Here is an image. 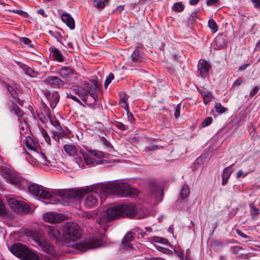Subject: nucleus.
I'll use <instances>...</instances> for the list:
<instances>
[{
  "mask_svg": "<svg viewBox=\"0 0 260 260\" xmlns=\"http://www.w3.org/2000/svg\"><path fill=\"white\" fill-rule=\"evenodd\" d=\"M219 3V0H207L206 3L207 6L210 7L211 6H217Z\"/></svg>",
  "mask_w": 260,
  "mask_h": 260,
  "instance_id": "de8ad7c7",
  "label": "nucleus"
},
{
  "mask_svg": "<svg viewBox=\"0 0 260 260\" xmlns=\"http://www.w3.org/2000/svg\"><path fill=\"white\" fill-rule=\"evenodd\" d=\"M250 208L251 217L254 219L256 216L260 214V210L258 208L255 207L253 204H251L250 205Z\"/></svg>",
  "mask_w": 260,
  "mask_h": 260,
  "instance_id": "f704fd0d",
  "label": "nucleus"
},
{
  "mask_svg": "<svg viewBox=\"0 0 260 260\" xmlns=\"http://www.w3.org/2000/svg\"><path fill=\"white\" fill-rule=\"evenodd\" d=\"M180 114V105L178 104L176 106L175 108V113L174 116L176 118H178L179 117Z\"/></svg>",
  "mask_w": 260,
  "mask_h": 260,
  "instance_id": "603ef678",
  "label": "nucleus"
},
{
  "mask_svg": "<svg viewBox=\"0 0 260 260\" xmlns=\"http://www.w3.org/2000/svg\"><path fill=\"white\" fill-rule=\"evenodd\" d=\"M253 4V7L256 9H260V0H251Z\"/></svg>",
  "mask_w": 260,
  "mask_h": 260,
  "instance_id": "4d7b16f0",
  "label": "nucleus"
},
{
  "mask_svg": "<svg viewBox=\"0 0 260 260\" xmlns=\"http://www.w3.org/2000/svg\"><path fill=\"white\" fill-rule=\"evenodd\" d=\"M133 61L141 62L144 59V54L140 48L136 47L131 55Z\"/></svg>",
  "mask_w": 260,
  "mask_h": 260,
  "instance_id": "f3484780",
  "label": "nucleus"
},
{
  "mask_svg": "<svg viewBox=\"0 0 260 260\" xmlns=\"http://www.w3.org/2000/svg\"><path fill=\"white\" fill-rule=\"evenodd\" d=\"M67 98L73 100V101L76 102L77 103H78V104H79L81 105H83V104L79 100V99L71 93H67Z\"/></svg>",
  "mask_w": 260,
  "mask_h": 260,
  "instance_id": "8fccbe9b",
  "label": "nucleus"
},
{
  "mask_svg": "<svg viewBox=\"0 0 260 260\" xmlns=\"http://www.w3.org/2000/svg\"><path fill=\"white\" fill-rule=\"evenodd\" d=\"M62 21L70 27V29H73L75 27V21L73 18L68 13H63L61 16Z\"/></svg>",
  "mask_w": 260,
  "mask_h": 260,
  "instance_id": "6ab92c4d",
  "label": "nucleus"
},
{
  "mask_svg": "<svg viewBox=\"0 0 260 260\" xmlns=\"http://www.w3.org/2000/svg\"><path fill=\"white\" fill-rule=\"evenodd\" d=\"M5 86L11 96L14 99H17L18 97V94L16 90H15L13 87L7 83H5Z\"/></svg>",
  "mask_w": 260,
  "mask_h": 260,
  "instance_id": "2f4dec72",
  "label": "nucleus"
},
{
  "mask_svg": "<svg viewBox=\"0 0 260 260\" xmlns=\"http://www.w3.org/2000/svg\"><path fill=\"white\" fill-rule=\"evenodd\" d=\"M51 133L52 134V138L57 142L59 143L60 137L58 135L57 133L54 131H51Z\"/></svg>",
  "mask_w": 260,
  "mask_h": 260,
  "instance_id": "6e6d98bb",
  "label": "nucleus"
},
{
  "mask_svg": "<svg viewBox=\"0 0 260 260\" xmlns=\"http://www.w3.org/2000/svg\"><path fill=\"white\" fill-rule=\"evenodd\" d=\"M44 82L52 86L60 88L64 85V82L56 76H50L48 77Z\"/></svg>",
  "mask_w": 260,
  "mask_h": 260,
  "instance_id": "dca6fc26",
  "label": "nucleus"
},
{
  "mask_svg": "<svg viewBox=\"0 0 260 260\" xmlns=\"http://www.w3.org/2000/svg\"><path fill=\"white\" fill-rule=\"evenodd\" d=\"M83 217L88 219H93V215L92 213L88 212H85L83 213Z\"/></svg>",
  "mask_w": 260,
  "mask_h": 260,
  "instance_id": "3c124183",
  "label": "nucleus"
},
{
  "mask_svg": "<svg viewBox=\"0 0 260 260\" xmlns=\"http://www.w3.org/2000/svg\"><path fill=\"white\" fill-rule=\"evenodd\" d=\"M211 69V66L206 60L201 59L198 64V76L202 78H206L209 75V71Z\"/></svg>",
  "mask_w": 260,
  "mask_h": 260,
  "instance_id": "f8f14e48",
  "label": "nucleus"
},
{
  "mask_svg": "<svg viewBox=\"0 0 260 260\" xmlns=\"http://www.w3.org/2000/svg\"><path fill=\"white\" fill-rule=\"evenodd\" d=\"M8 204L11 209L16 213L26 214L31 212L30 206L25 202L10 198L7 199Z\"/></svg>",
  "mask_w": 260,
  "mask_h": 260,
  "instance_id": "1a4fd4ad",
  "label": "nucleus"
},
{
  "mask_svg": "<svg viewBox=\"0 0 260 260\" xmlns=\"http://www.w3.org/2000/svg\"><path fill=\"white\" fill-rule=\"evenodd\" d=\"M90 191L89 187L84 188L81 189H71L60 190L56 192V194L60 197L62 198L63 200H66V203L64 205H69L70 203H72V200H80L82 199L85 193Z\"/></svg>",
  "mask_w": 260,
  "mask_h": 260,
  "instance_id": "39448f33",
  "label": "nucleus"
},
{
  "mask_svg": "<svg viewBox=\"0 0 260 260\" xmlns=\"http://www.w3.org/2000/svg\"><path fill=\"white\" fill-rule=\"evenodd\" d=\"M93 5L94 7L100 9H104L105 7V3L102 0H94Z\"/></svg>",
  "mask_w": 260,
  "mask_h": 260,
  "instance_id": "4c0bfd02",
  "label": "nucleus"
},
{
  "mask_svg": "<svg viewBox=\"0 0 260 260\" xmlns=\"http://www.w3.org/2000/svg\"><path fill=\"white\" fill-rule=\"evenodd\" d=\"M215 108L217 112L219 113H223L225 111V108L219 103H216L215 105Z\"/></svg>",
  "mask_w": 260,
  "mask_h": 260,
  "instance_id": "79ce46f5",
  "label": "nucleus"
},
{
  "mask_svg": "<svg viewBox=\"0 0 260 260\" xmlns=\"http://www.w3.org/2000/svg\"><path fill=\"white\" fill-rule=\"evenodd\" d=\"M86 149L88 153L84 152L81 149H80V153L82 155L86 165L94 166L103 163L104 154L102 152L88 149L87 147H86Z\"/></svg>",
  "mask_w": 260,
  "mask_h": 260,
  "instance_id": "423d86ee",
  "label": "nucleus"
},
{
  "mask_svg": "<svg viewBox=\"0 0 260 260\" xmlns=\"http://www.w3.org/2000/svg\"><path fill=\"white\" fill-rule=\"evenodd\" d=\"M63 238L71 241H76L81 237L80 228L75 222H67L63 226Z\"/></svg>",
  "mask_w": 260,
  "mask_h": 260,
  "instance_id": "6e6552de",
  "label": "nucleus"
},
{
  "mask_svg": "<svg viewBox=\"0 0 260 260\" xmlns=\"http://www.w3.org/2000/svg\"><path fill=\"white\" fill-rule=\"evenodd\" d=\"M137 214V210L135 204L125 203L112 206L106 212L101 213L96 221L98 224L104 225L121 217L133 218Z\"/></svg>",
  "mask_w": 260,
  "mask_h": 260,
  "instance_id": "f257e3e1",
  "label": "nucleus"
},
{
  "mask_svg": "<svg viewBox=\"0 0 260 260\" xmlns=\"http://www.w3.org/2000/svg\"><path fill=\"white\" fill-rule=\"evenodd\" d=\"M40 161L41 163L44 165L49 166L51 165L50 161L47 159V157L44 154L40 155Z\"/></svg>",
  "mask_w": 260,
  "mask_h": 260,
  "instance_id": "58836bf2",
  "label": "nucleus"
},
{
  "mask_svg": "<svg viewBox=\"0 0 260 260\" xmlns=\"http://www.w3.org/2000/svg\"><path fill=\"white\" fill-rule=\"evenodd\" d=\"M64 151L71 156H75L79 155V152L77 148L74 145L66 144L63 146Z\"/></svg>",
  "mask_w": 260,
  "mask_h": 260,
  "instance_id": "412c9836",
  "label": "nucleus"
},
{
  "mask_svg": "<svg viewBox=\"0 0 260 260\" xmlns=\"http://www.w3.org/2000/svg\"><path fill=\"white\" fill-rule=\"evenodd\" d=\"M236 233L239 236H240L244 239H247V238H249V236H248L246 235V234H245L244 233H243L242 232V231H241L240 230H236Z\"/></svg>",
  "mask_w": 260,
  "mask_h": 260,
  "instance_id": "bf43d9fd",
  "label": "nucleus"
},
{
  "mask_svg": "<svg viewBox=\"0 0 260 260\" xmlns=\"http://www.w3.org/2000/svg\"><path fill=\"white\" fill-rule=\"evenodd\" d=\"M232 252L233 253L236 254H238L241 250H242L243 248L242 247L238 246H234L233 247H232Z\"/></svg>",
  "mask_w": 260,
  "mask_h": 260,
  "instance_id": "5fc2aeb1",
  "label": "nucleus"
},
{
  "mask_svg": "<svg viewBox=\"0 0 260 260\" xmlns=\"http://www.w3.org/2000/svg\"><path fill=\"white\" fill-rule=\"evenodd\" d=\"M31 238L42 250L48 253L53 252L54 247L47 240L43 231L39 230L34 231L31 234Z\"/></svg>",
  "mask_w": 260,
  "mask_h": 260,
  "instance_id": "0eeeda50",
  "label": "nucleus"
},
{
  "mask_svg": "<svg viewBox=\"0 0 260 260\" xmlns=\"http://www.w3.org/2000/svg\"><path fill=\"white\" fill-rule=\"evenodd\" d=\"M44 94L46 98L49 102L51 108L54 109L59 101V95L58 92L54 91L51 93L48 90L44 91Z\"/></svg>",
  "mask_w": 260,
  "mask_h": 260,
  "instance_id": "2eb2a0df",
  "label": "nucleus"
},
{
  "mask_svg": "<svg viewBox=\"0 0 260 260\" xmlns=\"http://www.w3.org/2000/svg\"><path fill=\"white\" fill-rule=\"evenodd\" d=\"M17 64L21 69H22L24 71V73L26 75L33 78L37 76V72L33 70L30 67L20 62H17Z\"/></svg>",
  "mask_w": 260,
  "mask_h": 260,
  "instance_id": "4be33fe9",
  "label": "nucleus"
},
{
  "mask_svg": "<svg viewBox=\"0 0 260 260\" xmlns=\"http://www.w3.org/2000/svg\"><path fill=\"white\" fill-rule=\"evenodd\" d=\"M184 5L181 2L175 3L172 7L173 11L177 12H181L184 9Z\"/></svg>",
  "mask_w": 260,
  "mask_h": 260,
  "instance_id": "72a5a7b5",
  "label": "nucleus"
},
{
  "mask_svg": "<svg viewBox=\"0 0 260 260\" xmlns=\"http://www.w3.org/2000/svg\"><path fill=\"white\" fill-rule=\"evenodd\" d=\"M249 66V64L248 63H245L242 64L241 66L239 67L238 69L239 71H242L245 70L247 67Z\"/></svg>",
  "mask_w": 260,
  "mask_h": 260,
  "instance_id": "0e129e2a",
  "label": "nucleus"
},
{
  "mask_svg": "<svg viewBox=\"0 0 260 260\" xmlns=\"http://www.w3.org/2000/svg\"><path fill=\"white\" fill-rule=\"evenodd\" d=\"M158 146L157 145H153L151 146H149L147 147V150L149 151L154 150L156 149H157Z\"/></svg>",
  "mask_w": 260,
  "mask_h": 260,
  "instance_id": "338daca9",
  "label": "nucleus"
},
{
  "mask_svg": "<svg viewBox=\"0 0 260 260\" xmlns=\"http://www.w3.org/2000/svg\"><path fill=\"white\" fill-rule=\"evenodd\" d=\"M141 260H163V258L160 257H153L151 255H146L143 257Z\"/></svg>",
  "mask_w": 260,
  "mask_h": 260,
  "instance_id": "09e8293b",
  "label": "nucleus"
},
{
  "mask_svg": "<svg viewBox=\"0 0 260 260\" xmlns=\"http://www.w3.org/2000/svg\"><path fill=\"white\" fill-rule=\"evenodd\" d=\"M46 231L49 238L56 242H59L62 240L63 233L62 229L57 226H48L46 228Z\"/></svg>",
  "mask_w": 260,
  "mask_h": 260,
  "instance_id": "9b49d317",
  "label": "nucleus"
},
{
  "mask_svg": "<svg viewBox=\"0 0 260 260\" xmlns=\"http://www.w3.org/2000/svg\"><path fill=\"white\" fill-rule=\"evenodd\" d=\"M208 26L213 33H215L218 30V25L216 22L212 19L208 21Z\"/></svg>",
  "mask_w": 260,
  "mask_h": 260,
  "instance_id": "c9c22d12",
  "label": "nucleus"
},
{
  "mask_svg": "<svg viewBox=\"0 0 260 260\" xmlns=\"http://www.w3.org/2000/svg\"><path fill=\"white\" fill-rule=\"evenodd\" d=\"M233 166H234V165H232L231 166H230L225 168L224 169L223 174H222V185H225L227 183V182L228 181V179H229L231 174L233 172L232 167Z\"/></svg>",
  "mask_w": 260,
  "mask_h": 260,
  "instance_id": "bb28decb",
  "label": "nucleus"
},
{
  "mask_svg": "<svg viewBox=\"0 0 260 260\" xmlns=\"http://www.w3.org/2000/svg\"><path fill=\"white\" fill-rule=\"evenodd\" d=\"M73 73V69L68 67H63L58 71L59 75L64 79H68Z\"/></svg>",
  "mask_w": 260,
  "mask_h": 260,
  "instance_id": "cd10ccee",
  "label": "nucleus"
},
{
  "mask_svg": "<svg viewBox=\"0 0 260 260\" xmlns=\"http://www.w3.org/2000/svg\"><path fill=\"white\" fill-rule=\"evenodd\" d=\"M74 90L75 93L78 95L84 103H86L87 102L88 96L85 88L81 86H77L74 88Z\"/></svg>",
  "mask_w": 260,
  "mask_h": 260,
  "instance_id": "5701e85b",
  "label": "nucleus"
},
{
  "mask_svg": "<svg viewBox=\"0 0 260 260\" xmlns=\"http://www.w3.org/2000/svg\"><path fill=\"white\" fill-rule=\"evenodd\" d=\"M259 87L255 86L253 90L250 92L249 95L250 97L254 96L259 91Z\"/></svg>",
  "mask_w": 260,
  "mask_h": 260,
  "instance_id": "13d9d810",
  "label": "nucleus"
},
{
  "mask_svg": "<svg viewBox=\"0 0 260 260\" xmlns=\"http://www.w3.org/2000/svg\"><path fill=\"white\" fill-rule=\"evenodd\" d=\"M212 99V94L210 93H207L203 95V102L205 104L209 103Z\"/></svg>",
  "mask_w": 260,
  "mask_h": 260,
  "instance_id": "a18cd8bd",
  "label": "nucleus"
},
{
  "mask_svg": "<svg viewBox=\"0 0 260 260\" xmlns=\"http://www.w3.org/2000/svg\"><path fill=\"white\" fill-rule=\"evenodd\" d=\"M14 12L18 14L19 15L22 16L24 17L27 18L28 16V14L26 12L21 11V10H16L14 11Z\"/></svg>",
  "mask_w": 260,
  "mask_h": 260,
  "instance_id": "052dcab7",
  "label": "nucleus"
},
{
  "mask_svg": "<svg viewBox=\"0 0 260 260\" xmlns=\"http://www.w3.org/2000/svg\"><path fill=\"white\" fill-rule=\"evenodd\" d=\"M190 194V188L188 185L184 184L180 193V198L182 200L186 199Z\"/></svg>",
  "mask_w": 260,
  "mask_h": 260,
  "instance_id": "c756f323",
  "label": "nucleus"
},
{
  "mask_svg": "<svg viewBox=\"0 0 260 260\" xmlns=\"http://www.w3.org/2000/svg\"><path fill=\"white\" fill-rule=\"evenodd\" d=\"M15 181L14 186L19 189L24 190L35 197L43 199H50L53 195L43 186L35 183L28 182L17 173L16 177L13 176Z\"/></svg>",
  "mask_w": 260,
  "mask_h": 260,
  "instance_id": "7ed1b4c3",
  "label": "nucleus"
},
{
  "mask_svg": "<svg viewBox=\"0 0 260 260\" xmlns=\"http://www.w3.org/2000/svg\"><path fill=\"white\" fill-rule=\"evenodd\" d=\"M20 41L25 45H28L31 43V40L26 37L21 38Z\"/></svg>",
  "mask_w": 260,
  "mask_h": 260,
  "instance_id": "680f3d73",
  "label": "nucleus"
},
{
  "mask_svg": "<svg viewBox=\"0 0 260 260\" xmlns=\"http://www.w3.org/2000/svg\"><path fill=\"white\" fill-rule=\"evenodd\" d=\"M198 17V11L192 12L190 15L189 20L193 22L196 20V18Z\"/></svg>",
  "mask_w": 260,
  "mask_h": 260,
  "instance_id": "864d4df0",
  "label": "nucleus"
},
{
  "mask_svg": "<svg viewBox=\"0 0 260 260\" xmlns=\"http://www.w3.org/2000/svg\"><path fill=\"white\" fill-rule=\"evenodd\" d=\"M134 237L132 232L127 233L122 240L121 244L122 246L127 249L131 248L132 245L130 242L134 240Z\"/></svg>",
  "mask_w": 260,
  "mask_h": 260,
  "instance_id": "aec40b11",
  "label": "nucleus"
},
{
  "mask_svg": "<svg viewBox=\"0 0 260 260\" xmlns=\"http://www.w3.org/2000/svg\"><path fill=\"white\" fill-rule=\"evenodd\" d=\"M59 215L56 213H48L45 215V218L46 221L51 223H57L60 221Z\"/></svg>",
  "mask_w": 260,
  "mask_h": 260,
  "instance_id": "a878e982",
  "label": "nucleus"
},
{
  "mask_svg": "<svg viewBox=\"0 0 260 260\" xmlns=\"http://www.w3.org/2000/svg\"><path fill=\"white\" fill-rule=\"evenodd\" d=\"M10 251L21 260H39V256L25 245L16 243L9 247Z\"/></svg>",
  "mask_w": 260,
  "mask_h": 260,
  "instance_id": "20e7f679",
  "label": "nucleus"
},
{
  "mask_svg": "<svg viewBox=\"0 0 260 260\" xmlns=\"http://www.w3.org/2000/svg\"><path fill=\"white\" fill-rule=\"evenodd\" d=\"M38 13L44 18L47 17V15L45 14L44 10L42 9H39L38 11Z\"/></svg>",
  "mask_w": 260,
  "mask_h": 260,
  "instance_id": "69168bd1",
  "label": "nucleus"
},
{
  "mask_svg": "<svg viewBox=\"0 0 260 260\" xmlns=\"http://www.w3.org/2000/svg\"><path fill=\"white\" fill-rule=\"evenodd\" d=\"M12 105L10 106V111L14 113L17 117L20 124L26 122V120L23 118L24 112L14 102H11Z\"/></svg>",
  "mask_w": 260,
  "mask_h": 260,
  "instance_id": "4468645a",
  "label": "nucleus"
},
{
  "mask_svg": "<svg viewBox=\"0 0 260 260\" xmlns=\"http://www.w3.org/2000/svg\"><path fill=\"white\" fill-rule=\"evenodd\" d=\"M50 51L54 60L60 62L63 61V56L62 55L58 49L55 47H51L50 48Z\"/></svg>",
  "mask_w": 260,
  "mask_h": 260,
  "instance_id": "b1692460",
  "label": "nucleus"
},
{
  "mask_svg": "<svg viewBox=\"0 0 260 260\" xmlns=\"http://www.w3.org/2000/svg\"><path fill=\"white\" fill-rule=\"evenodd\" d=\"M200 0H190L189 4L191 6L196 5L198 4Z\"/></svg>",
  "mask_w": 260,
  "mask_h": 260,
  "instance_id": "774afa93",
  "label": "nucleus"
},
{
  "mask_svg": "<svg viewBox=\"0 0 260 260\" xmlns=\"http://www.w3.org/2000/svg\"><path fill=\"white\" fill-rule=\"evenodd\" d=\"M25 144L26 147L30 150H35V145L32 139L29 137H26L25 139Z\"/></svg>",
  "mask_w": 260,
  "mask_h": 260,
  "instance_id": "473e14b6",
  "label": "nucleus"
},
{
  "mask_svg": "<svg viewBox=\"0 0 260 260\" xmlns=\"http://www.w3.org/2000/svg\"><path fill=\"white\" fill-rule=\"evenodd\" d=\"M99 86L98 82L94 79H92L90 81V83H87L86 84V92L87 95L90 94L91 96L93 99L94 102H96L98 100V95L96 94L97 89Z\"/></svg>",
  "mask_w": 260,
  "mask_h": 260,
  "instance_id": "ddd939ff",
  "label": "nucleus"
},
{
  "mask_svg": "<svg viewBox=\"0 0 260 260\" xmlns=\"http://www.w3.org/2000/svg\"><path fill=\"white\" fill-rule=\"evenodd\" d=\"M98 200L97 195L89 194L86 198L84 202L85 206L88 208L94 207L98 204Z\"/></svg>",
  "mask_w": 260,
  "mask_h": 260,
  "instance_id": "a211bd4d",
  "label": "nucleus"
},
{
  "mask_svg": "<svg viewBox=\"0 0 260 260\" xmlns=\"http://www.w3.org/2000/svg\"><path fill=\"white\" fill-rule=\"evenodd\" d=\"M102 246V240L100 238L93 237L89 240L75 244L76 249L85 252L90 249H94Z\"/></svg>",
  "mask_w": 260,
  "mask_h": 260,
  "instance_id": "9d476101",
  "label": "nucleus"
},
{
  "mask_svg": "<svg viewBox=\"0 0 260 260\" xmlns=\"http://www.w3.org/2000/svg\"><path fill=\"white\" fill-rule=\"evenodd\" d=\"M114 125L118 129L121 131H126L128 129V126L118 121H116L114 123Z\"/></svg>",
  "mask_w": 260,
  "mask_h": 260,
  "instance_id": "37998d69",
  "label": "nucleus"
},
{
  "mask_svg": "<svg viewBox=\"0 0 260 260\" xmlns=\"http://www.w3.org/2000/svg\"><path fill=\"white\" fill-rule=\"evenodd\" d=\"M127 116L128 120L129 121H131V122H132L135 119H134V116H133V114L132 113H131L130 112H129V111L127 112Z\"/></svg>",
  "mask_w": 260,
  "mask_h": 260,
  "instance_id": "e2e57ef3",
  "label": "nucleus"
},
{
  "mask_svg": "<svg viewBox=\"0 0 260 260\" xmlns=\"http://www.w3.org/2000/svg\"><path fill=\"white\" fill-rule=\"evenodd\" d=\"M49 117L51 124L54 126L58 131L61 132L62 128L60 124L59 121L56 118L55 116L51 117L50 116V114H49Z\"/></svg>",
  "mask_w": 260,
  "mask_h": 260,
  "instance_id": "7c9ffc66",
  "label": "nucleus"
},
{
  "mask_svg": "<svg viewBox=\"0 0 260 260\" xmlns=\"http://www.w3.org/2000/svg\"><path fill=\"white\" fill-rule=\"evenodd\" d=\"M95 191L105 194H117L122 197H132L137 195V190L123 182H109L99 184L95 186Z\"/></svg>",
  "mask_w": 260,
  "mask_h": 260,
  "instance_id": "f03ea898",
  "label": "nucleus"
},
{
  "mask_svg": "<svg viewBox=\"0 0 260 260\" xmlns=\"http://www.w3.org/2000/svg\"><path fill=\"white\" fill-rule=\"evenodd\" d=\"M213 119L211 117H208L205 118L202 123L203 127H206L211 124Z\"/></svg>",
  "mask_w": 260,
  "mask_h": 260,
  "instance_id": "49530a36",
  "label": "nucleus"
},
{
  "mask_svg": "<svg viewBox=\"0 0 260 260\" xmlns=\"http://www.w3.org/2000/svg\"><path fill=\"white\" fill-rule=\"evenodd\" d=\"M244 83H245V81L241 77H239L234 82L232 85V88L239 86Z\"/></svg>",
  "mask_w": 260,
  "mask_h": 260,
  "instance_id": "a19ab883",
  "label": "nucleus"
},
{
  "mask_svg": "<svg viewBox=\"0 0 260 260\" xmlns=\"http://www.w3.org/2000/svg\"><path fill=\"white\" fill-rule=\"evenodd\" d=\"M40 132L42 135V136L44 137L46 142L48 143L49 145H51L50 143V138L49 136L47 131L43 127L41 128L40 129Z\"/></svg>",
  "mask_w": 260,
  "mask_h": 260,
  "instance_id": "e433bc0d",
  "label": "nucleus"
},
{
  "mask_svg": "<svg viewBox=\"0 0 260 260\" xmlns=\"http://www.w3.org/2000/svg\"><path fill=\"white\" fill-rule=\"evenodd\" d=\"M245 166L249 167V168L248 170L246 172H244L243 170H239L237 174V178H239L241 177H244L246 176L249 173L253 172L255 169L254 164L252 162H247Z\"/></svg>",
  "mask_w": 260,
  "mask_h": 260,
  "instance_id": "393cba45",
  "label": "nucleus"
},
{
  "mask_svg": "<svg viewBox=\"0 0 260 260\" xmlns=\"http://www.w3.org/2000/svg\"><path fill=\"white\" fill-rule=\"evenodd\" d=\"M150 192L152 194L157 196L158 194H163L162 189L158 186L155 182H152L150 184Z\"/></svg>",
  "mask_w": 260,
  "mask_h": 260,
  "instance_id": "c85d7f7f",
  "label": "nucleus"
},
{
  "mask_svg": "<svg viewBox=\"0 0 260 260\" xmlns=\"http://www.w3.org/2000/svg\"><path fill=\"white\" fill-rule=\"evenodd\" d=\"M154 240L155 242L157 243H160L165 245H170V244L168 240L165 238H162L159 237H155L154 238Z\"/></svg>",
  "mask_w": 260,
  "mask_h": 260,
  "instance_id": "ea45409f",
  "label": "nucleus"
},
{
  "mask_svg": "<svg viewBox=\"0 0 260 260\" xmlns=\"http://www.w3.org/2000/svg\"><path fill=\"white\" fill-rule=\"evenodd\" d=\"M114 74L112 73H110L105 81L104 86L106 88L107 87V86L109 85V84L111 82L112 80L113 79H114Z\"/></svg>",
  "mask_w": 260,
  "mask_h": 260,
  "instance_id": "c03bdc74",
  "label": "nucleus"
}]
</instances>
